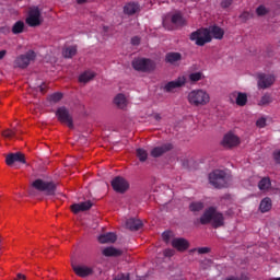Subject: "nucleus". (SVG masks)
Wrapping results in <instances>:
<instances>
[{
    "label": "nucleus",
    "mask_w": 280,
    "mask_h": 280,
    "mask_svg": "<svg viewBox=\"0 0 280 280\" xmlns=\"http://www.w3.org/2000/svg\"><path fill=\"white\" fill-rule=\"evenodd\" d=\"M171 21L175 26L184 27L186 25V20L182 12L174 13Z\"/></svg>",
    "instance_id": "5701e85b"
},
{
    "label": "nucleus",
    "mask_w": 280,
    "mask_h": 280,
    "mask_svg": "<svg viewBox=\"0 0 280 280\" xmlns=\"http://www.w3.org/2000/svg\"><path fill=\"white\" fill-rule=\"evenodd\" d=\"M104 257H121L124 252L115 247L104 248L102 252Z\"/></svg>",
    "instance_id": "b1692460"
},
{
    "label": "nucleus",
    "mask_w": 280,
    "mask_h": 280,
    "mask_svg": "<svg viewBox=\"0 0 280 280\" xmlns=\"http://www.w3.org/2000/svg\"><path fill=\"white\" fill-rule=\"evenodd\" d=\"M276 78L272 74L260 73L258 74V88L260 90H267L275 84Z\"/></svg>",
    "instance_id": "9b49d317"
},
{
    "label": "nucleus",
    "mask_w": 280,
    "mask_h": 280,
    "mask_svg": "<svg viewBox=\"0 0 280 280\" xmlns=\"http://www.w3.org/2000/svg\"><path fill=\"white\" fill-rule=\"evenodd\" d=\"M209 183L217 189L229 187L230 176L222 170H214L209 173Z\"/></svg>",
    "instance_id": "7ed1b4c3"
},
{
    "label": "nucleus",
    "mask_w": 280,
    "mask_h": 280,
    "mask_svg": "<svg viewBox=\"0 0 280 280\" xmlns=\"http://www.w3.org/2000/svg\"><path fill=\"white\" fill-rule=\"evenodd\" d=\"M203 78V73L202 72H192L189 74V80L192 83H197L199 81H201Z\"/></svg>",
    "instance_id": "c9c22d12"
},
{
    "label": "nucleus",
    "mask_w": 280,
    "mask_h": 280,
    "mask_svg": "<svg viewBox=\"0 0 280 280\" xmlns=\"http://www.w3.org/2000/svg\"><path fill=\"white\" fill-rule=\"evenodd\" d=\"M34 60H36V52L31 49L26 54H23V55L19 56L18 58H15L14 68L27 69L30 63H32V61H34Z\"/></svg>",
    "instance_id": "423d86ee"
},
{
    "label": "nucleus",
    "mask_w": 280,
    "mask_h": 280,
    "mask_svg": "<svg viewBox=\"0 0 280 280\" xmlns=\"http://www.w3.org/2000/svg\"><path fill=\"white\" fill-rule=\"evenodd\" d=\"M240 144V138L234 135V133H225L223 141L221 142V145H223V148H236Z\"/></svg>",
    "instance_id": "4468645a"
},
{
    "label": "nucleus",
    "mask_w": 280,
    "mask_h": 280,
    "mask_svg": "<svg viewBox=\"0 0 280 280\" xmlns=\"http://www.w3.org/2000/svg\"><path fill=\"white\" fill-rule=\"evenodd\" d=\"M273 103V97L270 94H264L258 103L259 106H267Z\"/></svg>",
    "instance_id": "473e14b6"
},
{
    "label": "nucleus",
    "mask_w": 280,
    "mask_h": 280,
    "mask_svg": "<svg viewBox=\"0 0 280 280\" xmlns=\"http://www.w3.org/2000/svg\"><path fill=\"white\" fill-rule=\"evenodd\" d=\"M131 67L139 72L149 73L156 69V63H154L149 58H136L131 61Z\"/></svg>",
    "instance_id": "39448f33"
},
{
    "label": "nucleus",
    "mask_w": 280,
    "mask_h": 280,
    "mask_svg": "<svg viewBox=\"0 0 280 280\" xmlns=\"http://www.w3.org/2000/svg\"><path fill=\"white\" fill-rule=\"evenodd\" d=\"M114 105L118 108L124 109L127 106V101L125 94H117L113 101Z\"/></svg>",
    "instance_id": "393cba45"
},
{
    "label": "nucleus",
    "mask_w": 280,
    "mask_h": 280,
    "mask_svg": "<svg viewBox=\"0 0 280 280\" xmlns=\"http://www.w3.org/2000/svg\"><path fill=\"white\" fill-rule=\"evenodd\" d=\"M15 280H26V276H24L23 273H18Z\"/></svg>",
    "instance_id": "09e8293b"
},
{
    "label": "nucleus",
    "mask_w": 280,
    "mask_h": 280,
    "mask_svg": "<svg viewBox=\"0 0 280 280\" xmlns=\"http://www.w3.org/2000/svg\"><path fill=\"white\" fill-rule=\"evenodd\" d=\"M110 184L117 194H125L130 188V184L121 176L114 177Z\"/></svg>",
    "instance_id": "1a4fd4ad"
},
{
    "label": "nucleus",
    "mask_w": 280,
    "mask_h": 280,
    "mask_svg": "<svg viewBox=\"0 0 280 280\" xmlns=\"http://www.w3.org/2000/svg\"><path fill=\"white\" fill-rule=\"evenodd\" d=\"M268 13H269V10L265 5H259L258 8H256V15L258 16H264V15H267Z\"/></svg>",
    "instance_id": "e433bc0d"
},
{
    "label": "nucleus",
    "mask_w": 280,
    "mask_h": 280,
    "mask_svg": "<svg viewBox=\"0 0 280 280\" xmlns=\"http://www.w3.org/2000/svg\"><path fill=\"white\" fill-rule=\"evenodd\" d=\"M200 224H211L212 228L218 229L224 225V215L218 212L215 207H209L200 217Z\"/></svg>",
    "instance_id": "f03ea898"
},
{
    "label": "nucleus",
    "mask_w": 280,
    "mask_h": 280,
    "mask_svg": "<svg viewBox=\"0 0 280 280\" xmlns=\"http://www.w3.org/2000/svg\"><path fill=\"white\" fill-rule=\"evenodd\" d=\"M25 24L22 21H18L12 26V33L14 35L21 34L24 32Z\"/></svg>",
    "instance_id": "2f4dec72"
},
{
    "label": "nucleus",
    "mask_w": 280,
    "mask_h": 280,
    "mask_svg": "<svg viewBox=\"0 0 280 280\" xmlns=\"http://www.w3.org/2000/svg\"><path fill=\"white\" fill-rule=\"evenodd\" d=\"M1 135L4 139H11V138H14L16 136V131L7 129V130L2 131Z\"/></svg>",
    "instance_id": "4c0bfd02"
},
{
    "label": "nucleus",
    "mask_w": 280,
    "mask_h": 280,
    "mask_svg": "<svg viewBox=\"0 0 280 280\" xmlns=\"http://www.w3.org/2000/svg\"><path fill=\"white\" fill-rule=\"evenodd\" d=\"M224 36V31L217 25H212L209 28H199L196 32L190 33L189 39L196 42L197 46H205L212 42V37L221 40Z\"/></svg>",
    "instance_id": "f257e3e1"
},
{
    "label": "nucleus",
    "mask_w": 280,
    "mask_h": 280,
    "mask_svg": "<svg viewBox=\"0 0 280 280\" xmlns=\"http://www.w3.org/2000/svg\"><path fill=\"white\" fill-rule=\"evenodd\" d=\"M175 250L174 249H165L164 250V256L166 257H174Z\"/></svg>",
    "instance_id": "c03bdc74"
},
{
    "label": "nucleus",
    "mask_w": 280,
    "mask_h": 280,
    "mask_svg": "<svg viewBox=\"0 0 280 280\" xmlns=\"http://www.w3.org/2000/svg\"><path fill=\"white\" fill-rule=\"evenodd\" d=\"M270 186H272V182L270 180L269 177H264L260 179V182L258 183V187L261 191H266L270 188Z\"/></svg>",
    "instance_id": "c756f323"
},
{
    "label": "nucleus",
    "mask_w": 280,
    "mask_h": 280,
    "mask_svg": "<svg viewBox=\"0 0 280 280\" xmlns=\"http://www.w3.org/2000/svg\"><path fill=\"white\" fill-rule=\"evenodd\" d=\"M7 55V50H0V60H2Z\"/></svg>",
    "instance_id": "8fccbe9b"
},
{
    "label": "nucleus",
    "mask_w": 280,
    "mask_h": 280,
    "mask_svg": "<svg viewBox=\"0 0 280 280\" xmlns=\"http://www.w3.org/2000/svg\"><path fill=\"white\" fill-rule=\"evenodd\" d=\"M26 23L30 27H37L42 25V12L39 9H31L28 12V16L26 19Z\"/></svg>",
    "instance_id": "9d476101"
},
{
    "label": "nucleus",
    "mask_w": 280,
    "mask_h": 280,
    "mask_svg": "<svg viewBox=\"0 0 280 280\" xmlns=\"http://www.w3.org/2000/svg\"><path fill=\"white\" fill-rule=\"evenodd\" d=\"M136 154L141 163H144L148 160V151L144 149H137Z\"/></svg>",
    "instance_id": "72a5a7b5"
},
{
    "label": "nucleus",
    "mask_w": 280,
    "mask_h": 280,
    "mask_svg": "<svg viewBox=\"0 0 280 280\" xmlns=\"http://www.w3.org/2000/svg\"><path fill=\"white\" fill-rule=\"evenodd\" d=\"M37 90H38L42 94H45V93H46V90H47L46 83H45V82H42V83L37 86Z\"/></svg>",
    "instance_id": "79ce46f5"
},
{
    "label": "nucleus",
    "mask_w": 280,
    "mask_h": 280,
    "mask_svg": "<svg viewBox=\"0 0 280 280\" xmlns=\"http://www.w3.org/2000/svg\"><path fill=\"white\" fill-rule=\"evenodd\" d=\"M233 4V0H221L220 7L223 9H229Z\"/></svg>",
    "instance_id": "ea45409f"
},
{
    "label": "nucleus",
    "mask_w": 280,
    "mask_h": 280,
    "mask_svg": "<svg viewBox=\"0 0 280 280\" xmlns=\"http://www.w3.org/2000/svg\"><path fill=\"white\" fill-rule=\"evenodd\" d=\"M241 19H242L243 21H247V20L249 19V13H248V12H243V13L241 14Z\"/></svg>",
    "instance_id": "de8ad7c7"
},
{
    "label": "nucleus",
    "mask_w": 280,
    "mask_h": 280,
    "mask_svg": "<svg viewBox=\"0 0 280 280\" xmlns=\"http://www.w3.org/2000/svg\"><path fill=\"white\" fill-rule=\"evenodd\" d=\"M273 280H280V278H276V279H273Z\"/></svg>",
    "instance_id": "5fc2aeb1"
},
{
    "label": "nucleus",
    "mask_w": 280,
    "mask_h": 280,
    "mask_svg": "<svg viewBox=\"0 0 280 280\" xmlns=\"http://www.w3.org/2000/svg\"><path fill=\"white\" fill-rule=\"evenodd\" d=\"M116 241H117V236L115 233H107L98 236V242L101 244L115 243Z\"/></svg>",
    "instance_id": "a878e982"
},
{
    "label": "nucleus",
    "mask_w": 280,
    "mask_h": 280,
    "mask_svg": "<svg viewBox=\"0 0 280 280\" xmlns=\"http://www.w3.org/2000/svg\"><path fill=\"white\" fill-rule=\"evenodd\" d=\"M198 252L199 255H205V254H208L211 252V248L210 247H200V248H195V249H191L190 253H195V252Z\"/></svg>",
    "instance_id": "58836bf2"
},
{
    "label": "nucleus",
    "mask_w": 280,
    "mask_h": 280,
    "mask_svg": "<svg viewBox=\"0 0 280 280\" xmlns=\"http://www.w3.org/2000/svg\"><path fill=\"white\" fill-rule=\"evenodd\" d=\"M172 247L177 249L178 252H186L189 248V243L184 237H175L172 241Z\"/></svg>",
    "instance_id": "f3484780"
},
{
    "label": "nucleus",
    "mask_w": 280,
    "mask_h": 280,
    "mask_svg": "<svg viewBox=\"0 0 280 280\" xmlns=\"http://www.w3.org/2000/svg\"><path fill=\"white\" fill-rule=\"evenodd\" d=\"M188 103L194 107H203L210 103V94L205 90H192L187 96Z\"/></svg>",
    "instance_id": "20e7f679"
},
{
    "label": "nucleus",
    "mask_w": 280,
    "mask_h": 280,
    "mask_svg": "<svg viewBox=\"0 0 280 280\" xmlns=\"http://www.w3.org/2000/svg\"><path fill=\"white\" fill-rule=\"evenodd\" d=\"M78 54V48L77 46H70L67 48H63L62 50V55L66 59H71L72 57H74Z\"/></svg>",
    "instance_id": "cd10ccee"
},
{
    "label": "nucleus",
    "mask_w": 280,
    "mask_h": 280,
    "mask_svg": "<svg viewBox=\"0 0 280 280\" xmlns=\"http://www.w3.org/2000/svg\"><path fill=\"white\" fill-rule=\"evenodd\" d=\"M230 96L236 97V105L238 107H244L247 105L248 96L246 93L235 91L230 94Z\"/></svg>",
    "instance_id": "aec40b11"
},
{
    "label": "nucleus",
    "mask_w": 280,
    "mask_h": 280,
    "mask_svg": "<svg viewBox=\"0 0 280 280\" xmlns=\"http://www.w3.org/2000/svg\"><path fill=\"white\" fill-rule=\"evenodd\" d=\"M126 226L131 232H137L143 226V222L138 219H129L126 221Z\"/></svg>",
    "instance_id": "4be33fe9"
},
{
    "label": "nucleus",
    "mask_w": 280,
    "mask_h": 280,
    "mask_svg": "<svg viewBox=\"0 0 280 280\" xmlns=\"http://www.w3.org/2000/svg\"><path fill=\"white\" fill-rule=\"evenodd\" d=\"M130 43H131V45L138 46V45H140L141 39H140V37L135 36L133 38L130 39Z\"/></svg>",
    "instance_id": "37998d69"
},
{
    "label": "nucleus",
    "mask_w": 280,
    "mask_h": 280,
    "mask_svg": "<svg viewBox=\"0 0 280 280\" xmlns=\"http://www.w3.org/2000/svg\"><path fill=\"white\" fill-rule=\"evenodd\" d=\"M140 12V4L136 1H130L125 4L122 8V13L126 15H133Z\"/></svg>",
    "instance_id": "a211bd4d"
},
{
    "label": "nucleus",
    "mask_w": 280,
    "mask_h": 280,
    "mask_svg": "<svg viewBox=\"0 0 280 280\" xmlns=\"http://www.w3.org/2000/svg\"><path fill=\"white\" fill-rule=\"evenodd\" d=\"M180 60H183V55L179 52H168L165 55V62L172 66H176Z\"/></svg>",
    "instance_id": "6ab92c4d"
},
{
    "label": "nucleus",
    "mask_w": 280,
    "mask_h": 280,
    "mask_svg": "<svg viewBox=\"0 0 280 280\" xmlns=\"http://www.w3.org/2000/svg\"><path fill=\"white\" fill-rule=\"evenodd\" d=\"M162 237H163V241L168 243L170 242V238H171V232H164L162 234Z\"/></svg>",
    "instance_id": "a18cd8bd"
},
{
    "label": "nucleus",
    "mask_w": 280,
    "mask_h": 280,
    "mask_svg": "<svg viewBox=\"0 0 280 280\" xmlns=\"http://www.w3.org/2000/svg\"><path fill=\"white\" fill-rule=\"evenodd\" d=\"M15 163L26 164L25 155L21 152H15L5 156L7 166H13Z\"/></svg>",
    "instance_id": "ddd939ff"
},
{
    "label": "nucleus",
    "mask_w": 280,
    "mask_h": 280,
    "mask_svg": "<svg viewBox=\"0 0 280 280\" xmlns=\"http://www.w3.org/2000/svg\"><path fill=\"white\" fill-rule=\"evenodd\" d=\"M225 280H241V279L238 277L232 276V277H228Z\"/></svg>",
    "instance_id": "864d4df0"
},
{
    "label": "nucleus",
    "mask_w": 280,
    "mask_h": 280,
    "mask_svg": "<svg viewBox=\"0 0 280 280\" xmlns=\"http://www.w3.org/2000/svg\"><path fill=\"white\" fill-rule=\"evenodd\" d=\"M56 117L59 122L66 124L68 128L73 129V118L67 107H59L56 110Z\"/></svg>",
    "instance_id": "6e6552de"
},
{
    "label": "nucleus",
    "mask_w": 280,
    "mask_h": 280,
    "mask_svg": "<svg viewBox=\"0 0 280 280\" xmlns=\"http://www.w3.org/2000/svg\"><path fill=\"white\" fill-rule=\"evenodd\" d=\"M267 125V120L266 118H259L258 120H256V127L258 128H265Z\"/></svg>",
    "instance_id": "a19ab883"
},
{
    "label": "nucleus",
    "mask_w": 280,
    "mask_h": 280,
    "mask_svg": "<svg viewBox=\"0 0 280 280\" xmlns=\"http://www.w3.org/2000/svg\"><path fill=\"white\" fill-rule=\"evenodd\" d=\"M174 147L172 145V143H164L161 147H155L154 149H152L151 151V155L155 159L164 155L165 153L170 152Z\"/></svg>",
    "instance_id": "dca6fc26"
},
{
    "label": "nucleus",
    "mask_w": 280,
    "mask_h": 280,
    "mask_svg": "<svg viewBox=\"0 0 280 280\" xmlns=\"http://www.w3.org/2000/svg\"><path fill=\"white\" fill-rule=\"evenodd\" d=\"M88 0H77V4L82 5L85 4Z\"/></svg>",
    "instance_id": "3c124183"
},
{
    "label": "nucleus",
    "mask_w": 280,
    "mask_h": 280,
    "mask_svg": "<svg viewBox=\"0 0 280 280\" xmlns=\"http://www.w3.org/2000/svg\"><path fill=\"white\" fill-rule=\"evenodd\" d=\"M72 269L80 278H88L94 273V268L88 266H78L72 262Z\"/></svg>",
    "instance_id": "2eb2a0df"
},
{
    "label": "nucleus",
    "mask_w": 280,
    "mask_h": 280,
    "mask_svg": "<svg viewBox=\"0 0 280 280\" xmlns=\"http://www.w3.org/2000/svg\"><path fill=\"white\" fill-rule=\"evenodd\" d=\"M154 119H155L156 121H160V120L162 119V117H161L160 114H155V115H154Z\"/></svg>",
    "instance_id": "603ef678"
},
{
    "label": "nucleus",
    "mask_w": 280,
    "mask_h": 280,
    "mask_svg": "<svg viewBox=\"0 0 280 280\" xmlns=\"http://www.w3.org/2000/svg\"><path fill=\"white\" fill-rule=\"evenodd\" d=\"M95 78V73L94 72H90V71H85L83 72L80 78L79 81L80 83H89L91 80H93Z\"/></svg>",
    "instance_id": "c85d7f7f"
},
{
    "label": "nucleus",
    "mask_w": 280,
    "mask_h": 280,
    "mask_svg": "<svg viewBox=\"0 0 280 280\" xmlns=\"http://www.w3.org/2000/svg\"><path fill=\"white\" fill-rule=\"evenodd\" d=\"M205 209V203L201 201H195L189 203V210L194 213L200 212Z\"/></svg>",
    "instance_id": "7c9ffc66"
},
{
    "label": "nucleus",
    "mask_w": 280,
    "mask_h": 280,
    "mask_svg": "<svg viewBox=\"0 0 280 280\" xmlns=\"http://www.w3.org/2000/svg\"><path fill=\"white\" fill-rule=\"evenodd\" d=\"M34 189L45 192L47 196H54L56 194V184L54 182H44L36 179L32 183Z\"/></svg>",
    "instance_id": "0eeeda50"
},
{
    "label": "nucleus",
    "mask_w": 280,
    "mask_h": 280,
    "mask_svg": "<svg viewBox=\"0 0 280 280\" xmlns=\"http://www.w3.org/2000/svg\"><path fill=\"white\" fill-rule=\"evenodd\" d=\"M186 84V78L179 77L178 79H175L173 81H170L164 85V92L172 93L177 89L183 88Z\"/></svg>",
    "instance_id": "f8f14e48"
},
{
    "label": "nucleus",
    "mask_w": 280,
    "mask_h": 280,
    "mask_svg": "<svg viewBox=\"0 0 280 280\" xmlns=\"http://www.w3.org/2000/svg\"><path fill=\"white\" fill-rule=\"evenodd\" d=\"M62 97H63V94L57 92V93L50 94L48 96V101H49V103L57 104L62 100Z\"/></svg>",
    "instance_id": "f704fd0d"
},
{
    "label": "nucleus",
    "mask_w": 280,
    "mask_h": 280,
    "mask_svg": "<svg viewBox=\"0 0 280 280\" xmlns=\"http://www.w3.org/2000/svg\"><path fill=\"white\" fill-rule=\"evenodd\" d=\"M92 208V202L91 201H85L81 203H73L71 206V210L74 214H78L82 211H88Z\"/></svg>",
    "instance_id": "412c9836"
},
{
    "label": "nucleus",
    "mask_w": 280,
    "mask_h": 280,
    "mask_svg": "<svg viewBox=\"0 0 280 280\" xmlns=\"http://www.w3.org/2000/svg\"><path fill=\"white\" fill-rule=\"evenodd\" d=\"M259 209L262 213L268 212L272 209V200L269 197L264 198L260 202Z\"/></svg>",
    "instance_id": "bb28decb"
},
{
    "label": "nucleus",
    "mask_w": 280,
    "mask_h": 280,
    "mask_svg": "<svg viewBox=\"0 0 280 280\" xmlns=\"http://www.w3.org/2000/svg\"><path fill=\"white\" fill-rule=\"evenodd\" d=\"M273 160H276V163L280 164V150L273 152Z\"/></svg>",
    "instance_id": "49530a36"
}]
</instances>
